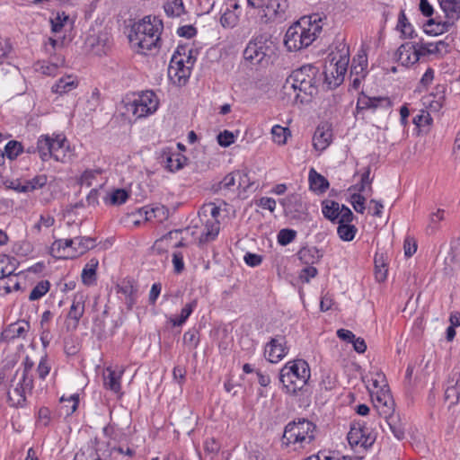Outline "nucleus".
Returning <instances> with one entry per match:
<instances>
[{
  "label": "nucleus",
  "mask_w": 460,
  "mask_h": 460,
  "mask_svg": "<svg viewBox=\"0 0 460 460\" xmlns=\"http://www.w3.org/2000/svg\"><path fill=\"white\" fill-rule=\"evenodd\" d=\"M316 425L312 421L299 418L288 422L284 429L281 446L294 451L301 450L311 445L315 438Z\"/></svg>",
  "instance_id": "nucleus-1"
},
{
  "label": "nucleus",
  "mask_w": 460,
  "mask_h": 460,
  "mask_svg": "<svg viewBox=\"0 0 460 460\" xmlns=\"http://www.w3.org/2000/svg\"><path fill=\"white\" fill-rule=\"evenodd\" d=\"M163 28L160 19L155 16H146L132 26L128 40L142 50H151L158 46Z\"/></svg>",
  "instance_id": "nucleus-2"
},
{
  "label": "nucleus",
  "mask_w": 460,
  "mask_h": 460,
  "mask_svg": "<svg viewBox=\"0 0 460 460\" xmlns=\"http://www.w3.org/2000/svg\"><path fill=\"white\" fill-rule=\"evenodd\" d=\"M321 31V27L305 18L293 23L286 31L284 44L289 51H297L310 46Z\"/></svg>",
  "instance_id": "nucleus-3"
},
{
  "label": "nucleus",
  "mask_w": 460,
  "mask_h": 460,
  "mask_svg": "<svg viewBox=\"0 0 460 460\" xmlns=\"http://www.w3.org/2000/svg\"><path fill=\"white\" fill-rule=\"evenodd\" d=\"M317 68L311 65L303 66L293 71L283 85L285 93L290 94V91L293 90L296 100L300 97V94L296 93L297 90L312 97L317 93Z\"/></svg>",
  "instance_id": "nucleus-4"
},
{
  "label": "nucleus",
  "mask_w": 460,
  "mask_h": 460,
  "mask_svg": "<svg viewBox=\"0 0 460 460\" xmlns=\"http://www.w3.org/2000/svg\"><path fill=\"white\" fill-rule=\"evenodd\" d=\"M311 376L308 363L296 359L287 363L279 372V381L286 393L295 394L306 385Z\"/></svg>",
  "instance_id": "nucleus-5"
},
{
  "label": "nucleus",
  "mask_w": 460,
  "mask_h": 460,
  "mask_svg": "<svg viewBox=\"0 0 460 460\" xmlns=\"http://www.w3.org/2000/svg\"><path fill=\"white\" fill-rule=\"evenodd\" d=\"M330 65L324 68V83L329 89H334L344 80V75L349 61V48L341 43L336 52L329 55Z\"/></svg>",
  "instance_id": "nucleus-6"
},
{
  "label": "nucleus",
  "mask_w": 460,
  "mask_h": 460,
  "mask_svg": "<svg viewBox=\"0 0 460 460\" xmlns=\"http://www.w3.org/2000/svg\"><path fill=\"white\" fill-rule=\"evenodd\" d=\"M272 41L264 35L251 40L243 50V58L252 65L267 66L273 53Z\"/></svg>",
  "instance_id": "nucleus-7"
},
{
  "label": "nucleus",
  "mask_w": 460,
  "mask_h": 460,
  "mask_svg": "<svg viewBox=\"0 0 460 460\" xmlns=\"http://www.w3.org/2000/svg\"><path fill=\"white\" fill-rule=\"evenodd\" d=\"M159 99L153 91H145L126 104L128 112H131L136 119L147 117L156 111Z\"/></svg>",
  "instance_id": "nucleus-8"
},
{
  "label": "nucleus",
  "mask_w": 460,
  "mask_h": 460,
  "mask_svg": "<svg viewBox=\"0 0 460 460\" xmlns=\"http://www.w3.org/2000/svg\"><path fill=\"white\" fill-rule=\"evenodd\" d=\"M288 0H268L261 11H258V16L264 23L281 22L288 17Z\"/></svg>",
  "instance_id": "nucleus-9"
},
{
  "label": "nucleus",
  "mask_w": 460,
  "mask_h": 460,
  "mask_svg": "<svg viewBox=\"0 0 460 460\" xmlns=\"http://www.w3.org/2000/svg\"><path fill=\"white\" fill-rule=\"evenodd\" d=\"M347 439L354 449L370 447L376 441V436L363 424L354 422L350 425Z\"/></svg>",
  "instance_id": "nucleus-10"
},
{
  "label": "nucleus",
  "mask_w": 460,
  "mask_h": 460,
  "mask_svg": "<svg viewBox=\"0 0 460 460\" xmlns=\"http://www.w3.org/2000/svg\"><path fill=\"white\" fill-rule=\"evenodd\" d=\"M181 50H184V48L177 49L168 67L169 78L179 86L184 85L190 75V66L184 64L183 58H181Z\"/></svg>",
  "instance_id": "nucleus-11"
},
{
  "label": "nucleus",
  "mask_w": 460,
  "mask_h": 460,
  "mask_svg": "<svg viewBox=\"0 0 460 460\" xmlns=\"http://www.w3.org/2000/svg\"><path fill=\"white\" fill-rule=\"evenodd\" d=\"M86 298V296L82 292L75 294L66 319V326L67 330L75 331L77 329L79 321L84 314Z\"/></svg>",
  "instance_id": "nucleus-12"
},
{
  "label": "nucleus",
  "mask_w": 460,
  "mask_h": 460,
  "mask_svg": "<svg viewBox=\"0 0 460 460\" xmlns=\"http://www.w3.org/2000/svg\"><path fill=\"white\" fill-rule=\"evenodd\" d=\"M396 56L398 61L406 66L415 64L421 57L418 43L414 45L411 42L402 44L396 51Z\"/></svg>",
  "instance_id": "nucleus-13"
},
{
  "label": "nucleus",
  "mask_w": 460,
  "mask_h": 460,
  "mask_svg": "<svg viewBox=\"0 0 460 460\" xmlns=\"http://www.w3.org/2000/svg\"><path fill=\"white\" fill-rule=\"evenodd\" d=\"M285 345L286 341L283 336L272 338L265 349V354L268 356V360L271 363H278L287 354V348Z\"/></svg>",
  "instance_id": "nucleus-14"
},
{
  "label": "nucleus",
  "mask_w": 460,
  "mask_h": 460,
  "mask_svg": "<svg viewBox=\"0 0 460 460\" xmlns=\"http://www.w3.org/2000/svg\"><path fill=\"white\" fill-rule=\"evenodd\" d=\"M320 399L327 401L339 399L341 387L337 385L336 378L328 374L323 377L320 385Z\"/></svg>",
  "instance_id": "nucleus-15"
},
{
  "label": "nucleus",
  "mask_w": 460,
  "mask_h": 460,
  "mask_svg": "<svg viewBox=\"0 0 460 460\" xmlns=\"http://www.w3.org/2000/svg\"><path fill=\"white\" fill-rule=\"evenodd\" d=\"M123 370L116 371L111 367H107L103 371V385L107 390L116 394V399L120 400L122 396L120 379Z\"/></svg>",
  "instance_id": "nucleus-16"
},
{
  "label": "nucleus",
  "mask_w": 460,
  "mask_h": 460,
  "mask_svg": "<svg viewBox=\"0 0 460 460\" xmlns=\"http://www.w3.org/2000/svg\"><path fill=\"white\" fill-rule=\"evenodd\" d=\"M30 330V323L22 320L9 324L0 334V341H10L16 338H24Z\"/></svg>",
  "instance_id": "nucleus-17"
},
{
  "label": "nucleus",
  "mask_w": 460,
  "mask_h": 460,
  "mask_svg": "<svg viewBox=\"0 0 460 460\" xmlns=\"http://www.w3.org/2000/svg\"><path fill=\"white\" fill-rule=\"evenodd\" d=\"M66 137L64 135L58 134L52 137L51 146H53V151L51 150V158H54L58 162L66 163L69 155V146L66 145Z\"/></svg>",
  "instance_id": "nucleus-18"
},
{
  "label": "nucleus",
  "mask_w": 460,
  "mask_h": 460,
  "mask_svg": "<svg viewBox=\"0 0 460 460\" xmlns=\"http://www.w3.org/2000/svg\"><path fill=\"white\" fill-rule=\"evenodd\" d=\"M418 47L420 49V55H438L443 57L449 53L450 46L448 43L439 40L436 43H418Z\"/></svg>",
  "instance_id": "nucleus-19"
},
{
  "label": "nucleus",
  "mask_w": 460,
  "mask_h": 460,
  "mask_svg": "<svg viewBox=\"0 0 460 460\" xmlns=\"http://www.w3.org/2000/svg\"><path fill=\"white\" fill-rule=\"evenodd\" d=\"M204 229L199 236V243H206L217 238L220 229L218 219H204Z\"/></svg>",
  "instance_id": "nucleus-20"
},
{
  "label": "nucleus",
  "mask_w": 460,
  "mask_h": 460,
  "mask_svg": "<svg viewBox=\"0 0 460 460\" xmlns=\"http://www.w3.org/2000/svg\"><path fill=\"white\" fill-rule=\"evenodd\" d=\"M371 402L376 401L377 402H389L393 401V397L387 384L382 385H378V381L373 382V388L369 389Z\"/></svg>",
  "instance_id": "nucleus-21"
},
{
  "label": "nucleus",
  "mask_w": 460,
  "mask_h": 460,
  "mask_svg": "<svg viewBox=\"0 0 460 460\" xmlns=\"http://www.w3.org/2000/svg\"><path fill=\"white\" fill-rule=\"evenodd\" d=\"M332 131L324 127H317L314 137L313 146L316 150L323 151L328 147L332 141Z\"/></svg>",
  "instance_id": "nucleus-22"
},
{
  "label": "nucleus",
  "mask_w": 460,
  "mask_h": 460,
  "mask_svg": "<svg viewBox=\"0 0 460 460\" xmlns=\"http://www.w3.org/2000/svg\"><path fill=\"white\" fill-rule=\"evenodd\" d=\"M385 420L394 437L399 440L403 439L405 429L400 414L397 412H391L389 415H385Z\"/></svg>",
  "instance_id": "nucleus-23"
},
{
  "label": "nucleus",
  "mask_w": 460,
  "mask_h": 460,
  "mask_svg": "<svg viewBox=\"0 0 460 460\" xmlns=\"http://www.w3.org/2000/svg\"><path fill=\"white\" fill-rule=\"evenodd\" d=\"M77 85L78 82L73 75H66L59 78L51 87V90L53 93L64 94L75 89Z\"/></svg>",
  "instance_id": "nucleus-24"
},
{
  "label": "nucleus",
  "mask_w": 460,
  "mask_h": 460,
  "mask_svg": "<svg viewBox=\"0 0 460 460\" xmlns=\"http://www.w3.org/2000/svg\"><path fill=\"white\" fill-rule=\"evenodd\" d=\"M310 189L319 193H323L329 188V181L325 177L318 173L314 168L309 172Z\"/></svg>",
  "instance_id": "nucleus-25"
},
{
  "label": "nucleus",
  "mask_w": 460,
  "mask_h": 460,
  "mask_svg": "<svg viewBox=\"0 0 460 460\" xmlns=\"http://www.w3.org/2000/svg\"><path fill=\"white\" fill-rule=\"evenodd\" d=\"M52 137L49 135H41L37 141V152L42 161H48L51 158V150L53 151V146H51Z\"/></svg>",
  "instance_id": "nucleus-26"
},
{
  "label": "nucleus",
  "mask_w": 460,
  "mask_h": 460,
  "mask_svg": "<svg viewBox=\"0 0 460 460\" xmlns=\"http://www.w3.org/2000/svg\"><path fill=\"white\" fill-rule=\"evenodd\" d=\"M375 277L378 282H383L387 277V257L384 253H376L375 256Z\"/></svg>",
  "instance_id": "nucleus-27"
},
{
  "label": "nucleus",
  "mask_w": 460,
  "mask_h": 460,
  "mask_svg": "<svg viewBox=\"0 0 460 460\" xmlns=\"http://www.w3.org/2000/svg\"><path fill=\"white\" fill-rule=\"evenodd\" d=\"M439 3L447 19L456 21L460 18V0H440Z\"/></svg>",
  "instance_id": "nucleus-28"
},
{
  "label": "nucleus",
  "mask_w": 460,
  "mask_h": 460,
  "mask_svg": "<svg viewBox=\"0 0 460 460\" xmlns=\"http://www.w3.org/2000/svg\"><path fill=\"white\" fill-rule=\"evenodd\" d=\"M119 292L122 293L128 299L127 304L128 307H131L136 301V296L137 289L134 285L133 281L129 279H124L120 285L118 286Z\"/></svg>",
  "instance_id": "nucleus-29"
},
{
  "label": "nucleus",
  "mask_w": 460,
  "mask_h": 460,
  "mask_svg": "<svg viewBox=\"0 0 460 460\" xmlns=\"http://www.w3.org/2000/svg\"><path fill=\"white\" fill-rule=\"evenodd\" d=\"M300 260L307 265H312L320 261L323 253L316 247L303 248L298 252Z\"/></svg>",
  "instance_id": "nucleus-30"
},
{
  "label": "nucleus",
  "mask_w": 460,
  "mask_h": 460,
  "mask_svg": "<svg viewBox=\"0 0 460 460\" xmlns=\"http://www.w3.org/2000/svg\"><path fill=\"white\" fill-rule=\"evenodd\" d=\"M103 433L105 437L114 442L122 443L128 439L127 434L122 430V429L118 428L115 424L107 425L103 429Z\"/></svg>",
  "instance_id": "nucleus-31"
},
{
  "label": "nucleus",
  "mask_w": 460,
  "mask_h": 460,
  "mask_svg": "<svg viewBox=\"0 0 460 460\" xmlns=\"http://www.w3.org/2000/svg\"><path fill=\"white\" fill-rule=\"evenodd\" d=\"M76 243L74 246V256L85 253L95 246V239L92 237H75Z\"/></svg>",
  "instance_id": "nucleus-32"
},
{
  "label": "nucleus",
  "mask_w": 460,
  "mask_h": 460,
  "mask_svg": "<svg viewBox=\"0 0 460 460\" xmlns=\"http://www.w3.org/2000/svg\"><path fill=\"white\" fill-rule=\"evenodd\" d=\"M371 111L373 112L381 111L385 114L390 112L393 104L390 98L386 96L371 97Z\"/></svg>",
  "instance_id": "nucleus-33"
},
{
  "label": "nucleus",
  "mask_w": 460,
  "mask_h": 460,
  "mask_svg": "<svg viewBox=\"0 0 460 460\" xmlns=\"http://www.w3.org/2000/svg\"><path fill=\"white\" fill-rule=\"evenodd\" d=\"M98 260L92 259L84 268L82 280L85 285H92L95 280Z\"/></svg>",
  "instance_id": "nucleus-34"
},
{
  "label": "nucleus",
  "mask_w": 460,
  "mask_h": 460,
  "mask_svg": "<svg viewBox=\"0 0 460 460\" xmlns=\"http://www.w3.org/2000/svg\"><path fill=\"white\" fill-rule=\"evenodd\" d=\"M164 11L170 17H180L185 13L182 0H167L164 4Z\"/></svg>",
  "instance_id": "nucleus-35"
},
{
  "label": "nucleus",
  "mask_w": 460,
  "mask_h": 460,
  "mask_svg": "<svg viewBox=\"0 0 460 460\" xmlns=\"http://www.w3.org/2000/svg\"><path fill=\"white\" fill-rule=\"evenodd\" d=\"M219 215L220 208L212 202L203 205L199 211L200 221L204 219H218Z\"/></svg>",
  "instance_id": "nucleus-36"
},
{
  "label": "nucleus",
  "mask_w": 460,
  "mask_h": 460,
  "mask_svg": "<svg viewBox=\"0 0 460 460\" xmlns=\"http://www.w3.org/2000/svg\"><path fill=\"white\" fill-rule=\"evenodd\" d=\"M339 203L333 200H325L322 204L323 216L332 222L339 218Z\"/></svg>",
  "instance_id": "nucleus-37"
},
{
  "label": "nucleus",
  "mask_w": 460,
  "mask_h": 460,
  "mask_svg": "<svg viewBox=\"0 0 460 460\" xmlns=\"http://www.w3.org/2000/svg\"><path fill=\"white\" fill-rule=\"evenodd\" d=\"M445 213L444 209L438 208L429 215V223L426 229L429 234H433L439 229V222L445 219Z\"/></svg>",
  "instance_id": "nucleus-38"
},
{
  "label": "nucleus",
  "mask_w": 460,
  "mask_h": 460,
  "mask_svg": "<svg viewBox=\"0 0 460 460\" xmlns=\"http://www.w3.org/2000/svg\"><path fill=\"white\" fill-rule=\"evenodd\" d=\"M197 304L198 303H197L196 299H194L191 302L186 304L184 305V307L181 309L180 315L178 317H176V318H172L171 319V322H172V325L173 326H181V325H182L187 321L189 316L191 314L193 310L196 308Z\"/></svg>",
  "instance_id": "nucleus-39"
},
{
  "label": "nucleus",
  "mask_w": 460,
  "mask_h": 460,
  "mask_svg": "<svg viewBox=\"0 0 460 460\" xmlns=\"http://www.w3.org/2000/svg\"><path fill=\"white\" fill-rule=\"evenodd\" d=\"M357 227L349 223H339L337 233L343 241H352L357 233Z\"/></svg>",
  "instance_id": "nucleus-40"
},
{
  "label": "nucleus",
  "mask_w": 460,
  "mask_h": 460,
  "mask_svg": "<svg viewBox=\"0 0 460 460\" xmlns=\"http://www.w3.org/2000/svg\"><path fill=\"white\" fill-rule=\"evenodd\" d=\"M372 181L373 179L370 178V167L368 166L362 173L360 182L351 186L350 190H354L358 192H365L367 187V191L372 192Z\"/></svg>",
  "instance_id": "nucleus-41"
},
{
  "label": "nucleus",
  "mask_w": 460,
  "mask_h": 460,
  "mask_svg": "<svg viewBox=\"0 0 460 460\" xmlns=\"http://www.w3.org/2000/svg\"><path fill=\"white\" fill-rule=\"evenodd\" d=\"M50 288V283L49 280H41L37 283V285L32 288L30 296V301H35L41 298Z\"/></svg>",
  "instance_id": "nucleus-42"
},
{
  "label": "nucleus",
  "mask_w": 460,
  "mask_h": 460,
  "mask_svg": "<svg viewBox=\"0 0 460 460\" xmlns=\"http://www.w3.org/2000/svg\"><path fill=\"white\" fill-rule=\"evenodd\" d=\"M271 134L275 143L284 145L287 142L288 136L290 135V131L288 128L275 125L271 128Z\"/></svg>",
  "instance_id": "nucleus-43"
},
{
  "label": "nucleus",
  "mask_w": 460,
  "mask_h": 460,
  "mask_svg": "<svg viewBox=\"0 0 460 460\" xmlns=\"http://www.w3.org/2000/svg\"><path fill=\"white\" fill-rule=\"evenodd\" d=\"M23 152L22 145L15 140L9 141L4 147V155L10 159L14 160Z\"/></svg>",
  "instance_id": "nucleus-44"
},
{
  "label": "nucleus",
  "mask_w": 460,
  "mask_h": 460,
  "mask_svg": "<svg viewBox=\"0 0 460 460\" xmlns=\"http://www.w3.org/2000/svg\"><path fill=\"white\" fill-rule=\"evenodd\" d=\"M239 21V15L233 10L226 11L221 18L220 22L223 27L233 28L234 27Z\"/></svg>",
  "instance_id": "nucleus-45"
},
{
  "label": "nucleus",
  "mask_w": 460,
  "mask_h": 460,
  "mask_svg": "<svg viewBox=\"0 0 460 460\" xmlns=\"http://www.w3.org/2000/svg\"><path fill=\"white\" fill-rule=\"evenodd\" d=\"M24 182L28 186L29 191H33L43 188L48 182V177L45 174H39Z\"/></svg>",
  "instance_id": "nucleus-46"
},
{
  "label": "nucleus",
  "mask_w": 460,
  "mask_h": 460,
  "mask_svg": "<svg viewBox=\"0 0 460 460\" xmlns=\"http://www.w3.org/2000/svg\"><path fill=\"white\" fill-rule=\"evenodd\" d=\"M296 232L293 229L284 228L278 234V243L286 246L295 240Z\"/></svg>",
  "instance_id": "nucleus-47"
},
{
  "label": "nucleus",
  "mask_w": 460,
  "mask_h": 460,
  "mask_svg": "<svg viewBox=\"0 0 460 460\" xmlns=\"http://www.w3.org/2000/svg\"><path fill=\"white\" fill-rule=\"evenodd\" d=\"M397 28L401 30L404 36L411 37L413 29L404 13V11H401L398 17Z\"/></svg>",
  "instance_id": "nucleus-48"
},
{
  "label": "nucleus",
  "mask_w": 460,
  "mask_h": 460,
  "mask_svg": "<svg viewBox=\"0 0 460 460\" xmlns=\"http://www.w3.org/2000/svg\"><path fill=\"white\" fill-rule=\"evenodd\" d=\"M128 198V194L124 189H117L111 194L110 203L111 205H121L127 201Z\"/></svg>",
  "instance_id": "nucleus-49"
},
{
  "label": "nucleus",
  "mask_w": 460,
  "mask_h": 460,
  "mask_svg": "<svg viewBox=\"0 0 460 460\" xmlns=\"http://www.w3.org/2000/svg\"><path fill=\"white\" fill-rule=\"evenodd\" d=\"M199 342V332L195 329L189 330L183 335V343L192 347L197 348Z\"/></svg>",
  "instance_id": "nucleus-50"
},
{
  "label": "nucleus",
  "mask_w": 460,
  "mask_h": 460,
  "mask_svg": "<svg viewBox=\"0 0 460 460\" xmlns=\"http://www.w3.org/2000/svg\"><path fill=\"white\" fill-rule=\"evenodd\" d=\"M67 20L68 16L64 12L58 13L56 17L50 19L52 31H60Z\"/></svg>",
  "instance_id": "nucleus-51"
},
{
  "label": "nucleus",
  "mask_w": 460,
  "mask_h": 460,
  "mask_svg": "<svg viewBox=\"0 0 460 460\" xmlns=\"http://www.w3.org/2000/svg\"><path fill=\"white\" fill-rule=\"evenodd\" d=\"M236 177H238V188L246 190L252 186L249 172L247 170L236 171Z\"/></svg>",
  "instance_id": "nucleus-52"
},
{
  "label": "nucleus",
  "mask_w": 460,
  "mask_h": 460,
  "mask_svg": "<svg viewBox=\"0 0 460 460\" xmlns=\"http://www.w3.org/2000/svg\"><path fill=\"white\" fill-rule=\"evenodd\" d=\"M360 193L361 192L354 193L351 195V199H352L351 203H352L353 208L358 213L363 214L365 211V208H365L366 199Z\"/></svg>",
  "instance_id": "nucleus-53"
},
{
  "label": "nucleus",
  "mask_w": 460,
  "mask_h": 460,
  "mask_svg": "<svg viewBox=\"0 0 460 460\" xmlns=\"http://www.w3.org/2000/svg\"><path fill=\"white\" fill-rule=\"evenodd\" d=\"M371 97L367 96L364 93H361L358 98L356 111L357 113H360L364 111L370 110L371 111Z\"/></svg>",
  "instance_id": "nucleus-54"
},
{
  "label": "nucleus",
  "mask_w": 460,
  "mask_h": 460,
  "mask_svg": "<svg viewBox=\"0 0 460 460\" xmlns=\"http://www.w3.org/2000/svg\"><path fill=\"white\" fill-rule=\"evenodd\" d=\"M236 181V171L226 174L223 180L218 182L217 190L226 189L229 190L231 187L235 185Z\"/></svg>",
  "instance_id": "nucleus-55"
},
{
  "label": "nucleus",
  "mask_w": 460,
  "mask_h": 460,
  "mask_svg": "<svg viewBox=\"0 0 460 460\" xmlns=\"http://www.w3.org/2000/svg\"><path fill=\"white\" fill-rule=\"evenodd\" d=\"M50 371V365L49 363L48 356L45 355L41 358L38 367H37V374L40 379H44Z\"/></svg>",
  "instance_id": "nucleus-56"
},
{
  "label": "nucleus",
  "mask_w": 460,
  "mask_h": 460,
  "mask_svg": "<svg viewBox=\"0 0 460 460\" xmlns=\"http://www.w3.org/2000/svg\"><path fill=\"white\" fill-rule=\"evenodd\" d=\"M54 223H55V219L52 216L41 215L39 222L34 225L33 230H35L37 233H40L42 226L49 228V227L52 226L54 225Z\"/></svg>",
  "instance_id": "nucleus-57"
},
{
  "label": "nucleus",
  "mask_w": 460,
  "mask_h": 460,
  "mask_svg": "<svg viewBox=\"0 0 460 460\" xmlns=\"http://www.w3.org/2000/svg\"><path fill=\"white\" fill-rule=\"evenodd\" d=\"M52 419V411L49 407L41 406L38 411V420L47 426Z\"/></svg>",
  "instance_id": "nucleus-58"
},
{
  "label": "nucleus",
  "mask_w": 460,
  "mask_h": 460,
  "mask_svg": "<svg viewBox=\"0 0 460 460\" xmlns=\"http://www.w3.org/2000/svg\"><path fill=\"white\" fill-rule=\"evenodd\" d=\"M217 141L221 146L226 147L234 142V136L232 132L225 130L218 134Z\"/></svg>",
  "instance_id": "nucleus-59"
},
{
  "label": "nucleus",
  "mask_w": 460,
  "mask_h": 460,
  "mask_svg": "<svg viewBox=\"0 0 460 460\" xmlns=\"http://www.w3.org/2000/svg\"><path fill=\"white\" fill-rule=\"evenodd\" d=\"M338 214L339 223H350L354 218L352 211L345 205H342L341 207L339 208Z\"/></svg>",
  "instance_id": "nucleus-60"
},
{
  "label": "nucleus",
  "mask_w": 460,
  "mask_h": 460,
  "mask_svg": "<svg viewBox=\"0 0 460 460\" xmlns=\"http://www.w3.org/2000/svg\"><path fill=\"white\" fill-rule=\"evenodd\" d=\"M432 121V118L428 111H421L420 114H418L413 118V123L417 127H423L426 125H429Z\"/></svg>",
  "instance_id": "nucleus-61"
},
{
  "label": "nucleus",
  "mask_w": 460,
  "mask_h": 460,
  "mask_svg": "<svg viewBox=\"0 0 460 460\" xmlns=\"http://www.w3.org/2000/svg\"><path fill=\"white\" fill-rule=\"evenodd\" d=\"M404 255L411 257L417 251V243L412 237H406L403 243Z\"/></svg>",
  "instance_id": "nucleus-62"
},
{
  "label": "nucleus",
  "mask_w": 460,
  "mask_h": 460,
  "mask_svg": "<svg viewBox=\"0 0 460 460\" xmlns=\"http://www.w3.org/2000/svg\"><path fill=\"white\" fill-rule=\"evenodd\" d=\"M165 167L170 172H174L182 168L183 164L181 163V159L179 157V155H176V158H173L172 155L167 156Z\"/></svg>",
  "instance_id": "nucleus-63"
},
{
  "label": "nucleus",
  "mask_w": 460,
  "mask_h": 460,
  "mask_svg": "<svg viewBox=\"0 0 460 460\" xmlns=\"http://www.w3.org/2000/svg\"><path fill=\"white\" fill-rule=\"evenodd\" d=\"M317 269L313 266L304 268L299 274V278L303 282L308 283L312 278L317 275Z\"/></svg>",
  "instance_id": "nucleus-64"
}]
</instances>
